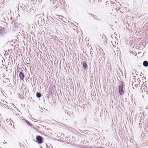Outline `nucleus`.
<instances>
[{"label": "nucleus", "mask_w": 148, "mask_h": 148, "mask_svg": "<svg viewBox=\"0 0 148 148\" xmlns=\"http://www.w3.org/2000/svg\"><path fill=\"white\" fill-rule=\"evenodd\" d=\"M63 6V5H62V4H61V3H60V5H58V6L57 7H59L60 8H61Z\"/></svg>", "instance_id": "obj_11"}, {"label": "nucleus", "mask_w": 148, "mask_h": 148, "mask_svg": "<svg viewBox=\"0 0 148 148\" xmlns=\"http://www.w3.org/2000/svg\"><path fill=\"white\" fill-rule=\"evenodd\" d=\"M146 92H147V94H148V91H146Z\"/></svg>", "instance_id": "obj_14"}, {"label": "nucleus", "mask_w": 148, "mask_h": 148, "mask_svg": "<svg viewBox=\"0 0 148 148\" xmlns=\"http://www.w3.org/2000/svg\"><path fill=\"white\" fill-rule=\"evenodd\" d=\"M34 1V0H28V2L32 5Z\"/></svg>", "instance_id": "obj_8"}, {"label": "nucleus", "mask_w": 148, "mask_h": 148, "mask_svg": "<svg viewBox=\"0 0 148 148\" xmlns=\"http://www.w3.org/2000/svg\"><path fill=\"white\" fill-rule=\"evenodd\" d=\"M19 77L22 80L24 79V74L21 72L19 74Z\"/></svg>", "instance_id": "obj_6"}, {"label": "nucleus", "mask_w": 148, "mask_h": 148, "mask_svg": "<svg viewBox=\"0 0 148 148\" xmlns=\"http://www.w3.org/2000/svg\"><path fill=\"white\" fill-rule=\"evenodd\" d=\"M26 123L30 126H32V124L31 123H30L29 121L27 120H26Z\"/></svg>", "instance_id": "obj_10"}, {"label": "nucleus", "mask_w": 148, "mask_h": 148, "mask_svg": "<svg viewBox=\"0 0 148 148\" xmlns=\"http://www.w3.org/2000/svg\"><path fill=\"white\" fill-rule=\"evenodd\" d=\"M97 148H103L102 147H97Z\"/></svg>", "instance_id": "obj_13"}, {"label": "nucleus", "mask_w": 148, "mask_h": 148, "mask_svg": "<svg viewBox=\"0 0 148 148\" xmlns=\"http://www.w3.org/2000/svg\"><path fill=\"white\" fill-rule=\"evenodd\" d=\"M44 135L47 137H50L52 135V130L51 129H47L43 132Z\"/></svg>", "instance_id": "obj_1"}, {"label": "nucleus", "mask_w": 148, "mask_h": 148, "mask_svg": "<svg viewBox=\"0 0 148 148\" xmlns=\"http://www.w3.org/2000/svg\"><path fill=\"white\" fill-rule=\"evenodd\" d=\"M0 28H1V29H0V31H2L4 29V28L3 27H0Z\"/></svg>", "instance_id": "obj_12"}, {"label": "nucleus", "mask_w": 148, "mask_h": 148, "mask_svg": "<svg viewBox=\"0 0 148 148\" xmlns=\"http://www.w3.org/2000/svg\"><path fill=\"white\" fill-rule=\"evenodd\" d=\"M81 64L82 65L84 69H86L87 68V67H88V66L85 61H84L83 62H82V63Z\"/></svg>", "instance_id": "obj_4"}, {"label": "nucleus", "mask_w": 148, "mask_h": 148, "mask_svg": "<svg viewBox=\"0 0 148 148\" xmlns=\"http://www.w3.org/2000/svg\"><path fill=\"white\" fill-rule=\"evenodd\" d=\"M25 89L26 90L27 88H26V87H25Z\"/></svg>", "instance_id": "obj_15"}, {"label": "nucleus", "mask_w": 148, "mask_h": 148, "mask_svg": "<svg viewBox=\"0 0 148 148\" xmlns=\"http://www.w3.org/2000/svg\"><path fill=\"white\" fill-rule=\"evenodd\" d=\"M123 84L122 83L119 86V93L120 95H122L124 93V90H123Z\"/></svg>", "instance_id": "obj_2"}, {"label": "nucleus", "mask_w": 148, "mask_h": 148, "mask_svg": "<svg viewBox=\"0 0 148 148\" xmlns=\"http://www.w3.org/2000/svg\"><path fill=\"white\" fill-rule=\"evenodd\" d=\"M143 65L147 67L148 66V62L147 61H145L143 62Z\"/></svg>", "instance_id": "obj_7"}, {"label": "nucleus", "mask_w": 148, "mask_h": 148, "mask_svg": "<svg viewBox=\"0 0 148 148\" xmlns=\"http://www.w3.org/2000/svg\"><path fill=\"white\" fill-rule=\"evenodd\" d=\"M146 87V85H144V86H143L141 88V90L142 91V92H143V90L145 91L146 90H147V89Z\"/></svg>", "instance_id": "obj_5"}, {"label": "nucleus", "mask_w": 148, "mask_h": 148, "mask_svg": "<svg viewBox=\"0 0 148 148\" xmlns=\"http://www.w3.org/2000/svg\"><path fill=\"white\" fill-rule=\"evenodd\" d=\"M36 140L39 144H41L43 142L42 137L40 136H37L36 138Z\"/></svg>", "instance_id": "obj_3"}, {"label": "nucleus", "mask_w": 148, "mask_h": 148, "mask_svg": "<svg viewBox=\"0 0 148 148\" xmlns=\"http://www.w3.org/2000/svg\"><path fill=\"white\" fill-rule=\"evenodd\" d=\"M36 96L37 97L40 98L41 97V95L40 93L37 92L36 94Z\"/></svg>", "instance_id": "obj_9"}, {"label": "nucleus", "mask_w": 148, "mask_h": 148, "mask_svg": "<svg viewBox=\"0 0 148 148\" xmlns=\"http://www.w3.org/2000/svg\"><path fill=\"white\" fill-rule=\"evenodd\" d=\"M143 96V97L144 98V96Z\"/></svg>", "instance_id": "obj_16"}]
</instances>
